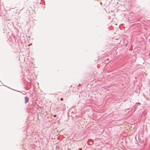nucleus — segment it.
Instances as JSON below:
<instances>
[{
  "instance_id": "f257e3e1",
  "label": "nucleus",
  "mask_w": 150,
  "mask_h": 150,
  "mask_svg": "<svg viewBox=\"0 0 150 150\" xmlns=\"http://www.w3.org/2000/svg\"><path fill=\"white\" fill-rule=\"evenodd\" d=\"M28 98L26 97H25V103H27L28 101Z\"/></svg>"
},
{
  "instance_id": "f03ea898",
  "label": "nucleus",
  "mask_w": 150,
  "mask_h": 150,
  "mask_svg": "<svg viewBox=\"0 0 150 150\" xmlns=\"http://www.w3.org/2000/svg\"><path fill=\"white\" fill-rule=\"evenodd\" d=\"M60 100H63V98H61L60 99Z\"/></svg>"
},
{
  "instance_id": "7ed1b4c3",
  "label": "nucleus",
  "mask_w": 150,
  "mask_h": 150,
  "mask_svg": "<svg viewBox=\"0 0 150 150\" xmlns=\"http://www.w3.org/2000/svg\"><path fill=\"white\" fill-rule=\"evenodd\" d=\"M100 4H102V3L101 2H100Z\"/></svg>"
}]
</instances>
